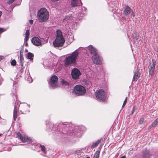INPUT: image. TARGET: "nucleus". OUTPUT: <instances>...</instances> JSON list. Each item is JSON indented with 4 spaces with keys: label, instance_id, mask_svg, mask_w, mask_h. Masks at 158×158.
Instances as JSON below:
<instances>
[{
    "label": "nucleus",
    "instance_id": "obj_1",
    "mask_svg": "<svg viewBox=\"0 0 158 158\" xmlns=\"http://www.w3.org/2000/svg\"><path fill=\"white\" fill-rule=\"evenodd\" d=\"M49 14L47 9L43 8L38 12L37 17L40 22L42 23L47 21L49 18Z\"/></svg>",
    "mask_w": 158,
    "mask_h": 158
},
{
    "label": "nucleus",
    "instance_id": "obj_2",
    "mask_svg": "<svg viewBox=\"0 0 158 158\" xmlns=\"http://www.w3.org/2000/svg\"><path fill=\"white\" fill-rule=\"evenodd\" d=\"M64 42L65 40L60 30H57L56 31V37L53 43L54 46L56 47H62Z\"/></svg>",
    "mask_w": 158,
    "mask_h": 158
},
{
    "label": "nucleus",
    "instance_id": "obj_3",
    "mask_svg": "<svg viewBox=\"0 0 158 158\" xmlns=\"http://www.w3.org/2000/svg\"><path fill=\"white\" fill-rule=\"evenodd\" d=\"M78 54L77 50H76L71 54L66 57L64 60L65 65L69 66L75 64Z\"/></svg>",
    "mask_w": 158,
    "mask_h": 158
},
{
    "label": "nucleus",
    "instance_id": "obj_4",
    "mask_svg": "<svg viewBox=\"0 0 158 158\" xmlns=\"http://www.w3.org/2000/svg\"><path fill=\"white\" fill-rule=\"evenodd\" d=\"M86 92L85 88L80 85H76L74 88L73 93L77 96L84 95Z\"/></svg>",
    "mask_w": 158,
    "mask_h": 158
},
{
    "label": "nucleus",
    "instance_id": "obj_5",
    "mask_svg": "<svg viewBox=\"0 0 158 158\" xmlns=\"http://www.w3.org/2000/svg\"><path fill=\"white\" fill-rule=\"evenodd\" d=\"M95 95L96 99L101 102H104L106 99V97L105 95L104 91L103 89L97 90L95 93Z\"/></svg>",
    "mask_w": 158,
    "mask_h": 158
},
{
    "label": "nucleus",
    "instance_id": "obj_6",
    "mask_svg": "<svg viewBox=\"0 0 158 158\" xmlns=\"http://www.w3.org/2000/svg\"><path fill=\"white\" fill-rule=\"evenodd\" d=\"M58 78L56 75L52 76L50 78L49 82L50 88L54 89L58 87L59 85L58 83Z\"/></svg>",
    "mask_w": 158,
    "mask_h": 158
},
{
    "label": "nucleus",
    "instance_id": "obj_7",
    "mask_svg": "<svg viewBox=\"0 0 158 158\" xmlns=\"http://www.w3.org/2000/svg\"><path fill=\"white\" fill-rule=\"evenodd\" d=\"M69 125L68 124L62 123L58 127V128L59 129L60 131L63 134H66L67 133L70 132V130H68V127Z\"/></svg>",
    "mask_w": 158,
    "mask_h": 158
},
{
    "label": "nucleus",
    "instance_id": "obj_8",
    "mask_svg": "<svg viewBox=\"0 0 158 158\" xmlns=\"http://www.w3.org/2000/svg\"><path fill=\"white\" fill-rule=\"evenodd\" d=\"M16 137L20 139L23 142L25 143L26 142H30L31 139L30 138L27 136H24L23 137L21 134L19 132L16 133Z\"/></svg>",
    "mask_w": 158,
    "mask_h": 158
},
{
    "label": "nucleus",
    "instance_id": "obj_9",
    "mask_svg": "<svg viewBox=\"0 0 158 158\" xmlns=\"http://www.w3.org/2000/svg\"><path fill=\"white\" fill-rule=\"evenodd\" d=\"M71 75L73 79H77L79 78V76L81 75V73L78 69L75 68L72 69Z\"/></svg>",
    "mask_w": 158,
    "mask_h": 158
},
{
    "label": "nucleus",
    "instance_id": "obj_10",
    "mask_svg": "<svg viewBox=\"0 0 158 158\" xmlns=\"http://www.w3.org/2000/svg\"><path fill=\"white\" fill-rule=\"evenodd\" d=\"M31 42L34 45L36 46H42L41 40L37 37H33L31 39Z\"/></svg>",
    "mask_w": 158,
    "mask_h": 158
},
{
    "label": "nucleus",
    "instance_id": "obj_11",
    "mask_svg": "<svg viewBox=\"0 0 158 158\" xmlns=\"http://www.w3.org/2000/svg\"><path fill=\"white\" fill-rule=\"evenodd\" d=\"M93 63L96 64H101L102 62V58L98 54L97 55V56H93Z\"/></svg>",
    "mask_w": 158,
    "mask_h": 158
},
{
    "label": "nucleus",
    "instance_id": "obj_12",
    "mask_svg": "<svg viewBox=\"0 0 158 158\" xmlns=\"http://www.w3.org/2000/svg\"><path fill=\"white\" fill-rule=\"evenodd\" d=\"M87 49L93 55V56H97V55L98 54L97 51L92 45H90L88 47Z\"/></svg>",
    "mask_w": 158,
    "mask_h": 158
},
{
    "label": "nucleus",
    "instance_id": "obj_13",
    "mask_svg": "<svg viewBox=\"0 0 158 158\" xmlns=\"http://www.w3.org/2000/svg\"><path fill=\"white\" fill-rule=\"evenodd\" d=\"M19 105H15L14 107L13 119L14 121H15L17 117V111L19 107Z\"/></svg>",
    "mask_w": 158,
    "mask_h": 158
},
{
    "label": "nucleus",
    "instance_id": "obj_14",
    "mask_svg": "<svg viewBox=\"0 0 158 158\" xmlns=\"http://www.w3.org/2000/svg\"><path fill=\"white\" fill-rule=\"evenodd\" d=\"M132 11V10L131 8L128 6H127L123 11V14L125 15H127Z\"/></svg>",
    "mask_w": 158,
    "mask_h": 158
},
{
    "label": "nucleus",
    "instance_id": "obj_15",
    "mask_svg": "<svg viewBox=\"0 0 158 158\" xmlns=\"http://www.w3.org/2000/svg\"><path fill=\"white\" fill-rule=\"evenodd\" d=\"M140 74H139L138 71H137L134 73L133 81H137L139 77Z\"/></svg>",
    "mask_w": 158,
    "mask_h": 158
},
{
    "label": "nucleus",
    "instance_id": "obj_16",
    "mask_svg": "<svg viewBox=\"0 0 158 158\" xmlns=\"http://www.w3.org/2000/svg\"><path fill=\"white\" fill-rule=\"evenodd\" d=\"M156 125H158V118L155 119L152 123L150 126L148 127V129H150L152 127H155Z\"/></svg>",
    "mask_w": 158,
    "mask_h": 158
},
{
    "label": "nucleus",
    "instance_id": "obj_17",
    "mask_svg": "<svg viewBox=\"0 0 158 158\" xmlns=\"http://www.w3.org/2000/svg\"><path fill=\"white\" fill-rule=\"evenodd\" d=\"M155 64H153L150 67L149 69V74L151 75H152L155 69Z\"/></svg>",
    "mask_w": 158,
    "mask_h": 158
},
{
    "label": "nucleus",
    "instance_id": "obj_18",
    "mask_svg": "<svg viewBox=\"0 0 158 158\" xmlns=\"http://www.w3.org/2000/svg\"><path fill=\"white\" fill-rule=\"evenodd\" d=\"M101 141V139H99L96 141L91 146V148H94L98 145V144L100 143Z\"/></svg>",
    "mask_w": 158,
    "mask_h": 158
},
{
    "label": "nucleus",
    "instance_id": "obj_19",
    "mask_svg": "<svg viewBox=\"0 0 158 158\" xmlns=\"http://www.w3.org/2000/svg\"><path fill=\"white\" fill-rule=\"evenodd\" d=\"M149 151L145 150L143 152V155L144 158H148L149 156Z\"/></svg>",
    "mask_w": 158,
    "mask_h": 158
},
{
    "label": "nucleus",
    "instance_id": "obj_20",
    "mask_svg": "<svg viewBox=\"0 0 158 158\" xmlns=\"http://www.w3.org/2000/svg\"><path fill=\"white\" fill-rule=\"evenodd\" d=\"M78 0H71V4L72 7H76L78 6Z\"/></svg>",
    "mask_w": 158,
    "mask_h": 158
},
{
    "label": "nucleus",
    "instance_id": "obj_21",
    "mask_svg": "<svg viewBox=\"0 0 158 158\" xmlns=\"http://www.w3.org/2000/svg\"><path fill=\"white\" fill-rule=\"evenodd\" d=\"M34 55L31 52H29L27 53V58L28 59L31 60H33Z\"/></svg>",
    "mask_w": 158,
    "mask_h": 158
},
{
    "label": "nucleus",
    "instance_id": "obj_22",
    "mask_svg": "<svg viewBox=\"0 0 158 158\" xmlns=\"http://www.w3.org/2000/svg\"><path fill=\"white\" fill-rule=\"evenodd\" d=\"M72 19V17L71 15H67L66 16L64 19H63V21L64 22L67 20H71Z\"/></svg>",
    "mask_w": 158,
    "mask_h": 158
},
{
    "label": "nucleus",
    "instance_id": "obj_23",
    "mask_svg": "<svg viewBox=\"0 0 158 158\" xmlns=\"http://www.w3.org/2000/svg\"><path fill=\"white\" fill-rule=\"evenodd\" d=\"M85 83L86 85H87L90 86L91 85V82L90 81L87 80H84Z\"/></svg>",
    "mask_w": 158,
    "mask_h": 158
},
{
    "label": "nucleus",
    "instance_id": "obj_24",
    "mask_svg": "<svg viewBox=\"0 0 158 158\" xmlns=\"http://www.w3.org/2000/svg\"><path fill=\"white\" fill-rule=\"evenodd\" d=\"M100 152L99 151L96 152L93 158H98Z\"/></svg>",
    "mask_w": 158,
    "mask_h": 158
},
{
    "label": "nucleus",
    "instance_id": "obj_25",
    "mask_svg": "<svg viewBox=\"0 0 158 158\" xmlns=\"http://www.w3.org/2000/svg\"><path fill=\"white\" fill-rule=\"evenodd\" d=\"M40 147L41 148V150L44 153H45V147L42 145H40Z\"/></svg>",
    "mask_w": 158,
    "mask_h": 158
},
{
    "label": "nucleus",
    "instance_id": "obj_26",
    "mask_svg": "<svg viewBox=\"0 0 158 158\" xmlns=\"http://www.w3.org/2000/svg\"><path fill=\"white\" fill-rule=\"evenodd\" d=\"M11 65L15 66L16 64V61L15 60H13L11 62Z\"/></svg>",
    "mask_w": 158,
    "mask_h": 158
},
{
    "label": "nucleus",
    "instance_id": "obj_27",
    "mask_svg": "<svg viewBox=\"0 0 158 158\" xmlns=\"http://www.w3.org/2000/svg\"><path fill=\"white\" fill-rule=\"evenodd\" d=\"M61 82L63 85H67L68 84V83L67 82L64 80H62L61 81Z\"/></svg>",
    "mask_w": 158,
    "mask_h": 158
},
{
    "label": "nucleus",
    "instance_id": "obj_28",
    "mask_svg": "<svg viewBox=\"0 0 158 158\" xmlns=\"http://www.w3.org/2000/svg\"><path fill=\"white\" fill-rule=\"evenodd\" d=\"M144 121V119L143 118H141L139 120V123L140 124H142L143 123Z\"/></svg>",
    "mask_w": 158,
    "mask_h": 158
},
{
    "label": "nucleus",
    "instance_id": "obj_29",
    "mask_svg": "<svg viewBox=\"0 0 158 158\" xmlns=\"http://www.w3.org/2000/svg\"><path fill=\"white\" fill-rule=\"evenodd\" d=\"M127 97H126L125 98V99L123 102V106L122 107H123L126 104V103H127Z\"/></svg>",
    "mask_w": 158,
    "mask_h": 158
},
{
    "label": "nucleus",
    "instance_id": "obj_30",
    "mask_svg": "<svg viewBox=\"0 0 158 158\" xmlns=\"http://www.w3.org/2000/svg\"><path fill=\"white\" fill-rule=\"evenodd\" d=\"M29 30H26L25 33L26 36H29Z\"/></svg>",
    "mask_w": 158,
    "mask_h": 158
},
{
    "label": "nucleus",
    "instance_id": "obj_31",
    "mask_svg": "<svg viewBox=\"0 0 158 158\" xmlns=\"http://www.w3.org/2000/svg\"><path fill=\"white\" fill-rule=\"evenodd\" d=\"M23 49H21V50L20 51V57L23 56Z\"/></svg>",
    "mask_w": 158,
    "mask_h": 158
},
{
    "label": "nucleus",
    "instance_id": "obj_32",
    "mask_svg": "<svg viewBox=\"0 0 158 158\" xmlns=\"http://www.w3.org/2000/svg\"><path fill=\"white\" fill-rule=\"evenodd\" d=\"M15 0H9L8 3L9 4H10L13 3Z\"/></svg>",
    "mask_w": 158,
    "mask_h": 158
},
{
    "label": "nucleus",
    "instance_id": "obj_33",
    "mask_svg": "<svg viewBox=\"0 0 158 158\" xmlns=\"http://www.w3.org/2000/svg\"><path fill=\"white\" fill-rule=\"evenodd\" d=\"M29 37V36H26L25 38V42H27L28 40Z\"/></svg>",
    "mask_w": 158,
    "mask_h": 158
},
{
    "label": "nucleus",
    "instance_id": "obj_34",
    "mask_svg": "<svg viewBox=\"0 0 158 158\" xmlns=\"http://www.w3.org/2000/svg\"><path fill=\"white\" fill-rule=\"evenodd\" d=\"M20 64L21 65V66H23V61H23V60H20Z\"/></svg>",
    "mask_w": 158,
    "mask_h": 158
},
{
    "label": "nucleus",
    "instance_id": "obj_35",
    "mask_svg": "<svg viewBox=\"0 0 158 158\" xmlns=\"http://www.w3.org/2000/svg\"><path fill=\"white\" fill-rule=\"evenodd\" d=\"M4 57L2 56H0V61L1 60H2L4 58Z\"/></svg>",
    "mask_w": 158,
    "mask_h": 158
},
{
    "label": "nucleus",
    "instance_id": "obj_36",
    "mask_svg": "<svg viewBox=\"0 0 158 158\" xmlns=\"http://www.w3.org/2000/svg\"><path fill=\"white\" fill-rule=\"evenodd\" d=\"M20 57V60H23L24 61V58L23 56Z\"/></svg>",
    "mask_w": 158,
    "mask_h": 158
},
{
    "label": "nucleus",
    "instance_id": "obj_37",
    "mask_svg": "<svg viewBox=\"0 0 158 158\" xmlns=\"http://www.w3.org/2000/svg\"><path fill=\"white\" fill-rule=\"evenodd\" d=\"M29 22L31 24H32L33 22V21L32 20H29Z\"/></svg>",
    "mask_w": 158,
    "mask_h": 158
},
{
    "label": "nucleus",
    "instance_id": "obj_38",
    "mask_svg": "<svg viewBox=\"0 0 158 158\" xmlns=\"http://www.w3.org/2000/svg\"><path fill=\"white\" fill-rule=\"evenodd\" d=\"M132 15L133 17H134L135 16V13L133 11H132Z\"/></svg>",
    "mask_w": 158,
    "mask_h": 158
},
{
    "label": "nucleus",
    "instance_id": "obj_39",
    "mask_svg": "<svg viewBox=\"0 0 158 158\" xmlns=\"http://www.w3.org/2000/svg\"><path fill=\"white\" fill-rule=\"evenodd\" d=\"M25 46L27 47L28 46V44L27 43V42H25Z\"/></svg>",
    "mask_w": 158,
    "mask_h": 158
},
{
    "label": "nucleus",
    "instance_id": "obj_40",
    "mask_svg": "<svg viewBox=\"0 0 158 158\" xmlns=\"http://www.w3.org/2000/svg\"><path fill=\"white\" fill-rule=\"evenodd\" d=\"M134 107H133L132 111V114H133V112L134 111Z\"/></svg>",
    "mask_w": 158,
    "mask_h": 158
},
{
    "label": "nucleus",
    "instance_id": "obj_41",
    "mask_svg": "<svg viewBox=\"0 0 158 158\" xmlns=\"http://www.w3.org/2000/svg\"><path fill=\"white\" fill-rule=\"evenodd\" d=\"M25 51L26 52H28V50L27 49L25 50Z\"/></svg>",
    "mask_w": 158,
    "mask_h": 158
},
{
    "label": "nucleus",
    "instance_id": "obj_42",
    "mask_svg": "<svg viewBox=\"0 0 158 158\" xmlns=\"http://www.w3.org/2000/svg\"><path fill=\"white\" fill-rule=\"evenodd\" d=\"M61 68H59L58 70H56V71H59L60 69Z\"/></svg>",
    "mask_w": 158,
    "mask_h": 158
},
{
    "label": "nucleus",
    "instance_id": "obj_43",
    "mask_svg": "<svg viewBox=\"0 0 158 158\" xmlns=\"http://www.w3.org/2000/svg\"><path fill=\"white\" fill-rule=\"evenodd\" d=\"M120 158H126V157L125 156H123L121 157Z\"/></svg>",
    "mask_w": 158,
    "mask_h": 158
},
{
    "label": "nucleus",
    "instance_id": "obj_44",
    "mask_svg": "<svg viewBox=\"0 0 158 158\" xmlns=\"http://www.w3.org/2000/svg\"><path fill=\"white\" fill-rule=\"evenodd\" d=\"M73 39L71 37V39L70 40V41L72 42L73 41Z\"/></svg>",
    "mask_w": 158,
    "mask_h": 158
},
{
    "label": "nucleus",
    "instance_id": "obj_45",
    "mask_svg": "<svg viewBox=\"0 0 158 158\" xmlns=\"http://www.w3.org/2000/svg\"><path fill=\"white\" fill-rule=\"evenodd\" d=\"M157 52H158L157 56L158 57V48H157Z\"/></svg>",
    "mask_w": 158,
    "mask_h": 158
},
{
    "label": "nucleus",
    "instance_id": "obj_46",
    "mask_svg": "<svg viewBox=\"0 0 158 158\" xmlns=\"http://www.w3.org/2000/svg\"><path fill=\"white\" fill-rule=\"evenodd\" d=\"M86 158H90L89 157H87Z\"/></svg>",
    "mask_w": 158,
    "mask_h": 158
},
{
    "label": "nucleus",
    "instance_id": "obj_47",
    "mask_svg": "<svg viewBox=\"0 0 158 158\" xmlns=\"http://www.w3.org/2000/svg\"><path fill=\"white\" fill-rule=\"evenodd\" d=\"M1 135V134H0V136Z\"/></svg>",
    "mask_w": 158,
    "mask_h": 158
}]
</instances>
